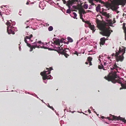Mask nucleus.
Wrapping results in <instances>:
<instances>
[{
  "label": "nucleus",
  "instance_id": "nucleus-55",
  "mask_svg": "<svg viewBox=\"0 0 126 126\" xmlns=\"http://www.w3.org/2000/svg\"><path fill=\"white\" fill-rule=\"evenodd\" d=\"M65 109H64V111H65Z\"/></svg>",
  "mask_w": 126,
  "mask_h": 126
},
{
  "label": "nucleus",
  "instance_id": "nucleus-10",
  "mask_svg": "<svg viewBox=\"0 0 126 126\" xmlns=\"http://www.w3.org/2000/svg\"><path fill=\"white\" fill-rule=\"evenodd\" d=\"M110 118L108 117L109 120H119L123 121L124 123H126V120H125L124 118H123L120 117H117L115 116L114 115H112L111 114H110Z\"/></svg>",
  "mask_w": 126,
  "mask_h": 126
},
{
  "label": "nucleus",
  "instance_id": "nucleus-19",
  "mask_svg": "<svg viewBox=\"0 0 126 126\" xmlns=\"http://www.w3.org/2000/svg\"><path fill=\"white\" fill-rule=\"evenodd\" d=\"M70 16L74 18L77 19V18H76L77 15L75 12L73 13L72 14L70 15Z\"/></svg>",
  "mask_w": 126,
  "mask_h": 126
},
{
  "label": "nucleus",
  "instance_id": "nucleus-37",
  "mask_svg": "<svg viewBox=\"0 0 126 126\" xmlns=\"http://www.w3.org/2000/svg\"><path fill=\"white\" fill-rule=\"evenodd\" d=\"M31 94L33 95V96H35V97H36V95L34 93V94Z\"/></svg>",
  "mask_w": 126,
  "mask_h": 126
},
{
  "label": "nucleus",
  "instance_id": "nucleus-8",
  "mask_svg": "<svg viewBox=\"0 0 126 126\" xmlns=\"http://www.w3.org/2000/svg\"><path fill=\"white\" fill-rule=\"evenodd\" d=\"M110 28L109 27L107 28L105 26H102L100 28L102 31L100 32V34L103 36L109 37L111 33L109 31Z\"/></svg>",
  "mask_w": 126,
  "mask_h": 126
},
{
  "label": "nucleus",
  "instance_id": "nucleus-17",
  "mask_svg": "<svg viewBox=\"0 0 126 126\" xmlns=\"http://www.w3.org/2000/svg\"><path fill=\"white\" fill-rule=\"evenodd\" d=\"M94 50H90L89 51L90 52H92L93 53L91 54H94L95 53V50L96 49L97 47L95 45L94 46Z\"/></svg>",
  "mask_w": 126,
  "mask_h": 126
},
{
  "label": "nucleus",
  "instance_id": "nucleus-12",
  "mask_svg": "<svg viewBox=\"0 0 126 126\" xmlns=\"http://www.w3.org/2000/svg\"><path fill=\"white\" fill-rule=\"evenodd\" d=\"M86 23L88 25V27L90 28L91 30L93 31V33L95 31V29L94 26L93 25H92L89 22L87 21Z\"/></svg>",
  "mask_w": 126,
  "mask_h": 126
},
{
  "label": "nucleus",
  "instance_id": "nucleus-50",
  "mask_svg": "<svg viewBox=\"0 0 126 126\" xmlns=\"http://www.w3.org/2000/svg\"><path fill=\"white\" fill-rule=\"evenodd\" d=\"M29 26H27L26 27V28H28V27H29Z\"/></svg>",
  "mask_w": 126,
  "mask_h": 126
},
{
  "label": "nucleus",
  "instance_id": "nucleus-42",
  "mask_svg": "<svg viewBox=\"0 0 126 126\" xmlns=\"http://www.w3.org/2000/svg\"><path fill=\"white\" fill-rule=\"evenodd\" d=\"M79 43V41H78L77 42V43H76V45H77V44H78Z\"/></svg>",
  "mask_w": 126,
  "mask_h": 126
},
{
  "label": "nucleus",
  "instance_id": "nucleus-3",
  "mask_svg": "<svg viewBox=\"0 0 126 126\" xmlns=\"http://www.w3.org/2000/svg\"><path fill=\"white\" fill-rule=\"evenodd\" d=\"M126 47H121L119 48L118 52H116L115 54L114 53L111 54L112 56H114L117 61H122L124 59L123 55L125 53Z\"/></svg>",
  "mask_w": 126,
  "mask_h": 126
},
{
  "label": "nucleus",
  "instance_id": "nucleus-53",
  "mask_svg": "<svg viewBox=\"0 0 126 126\" xmlns=\"http://www.w3.org/2000/svg\"><path fill=\"white\" fill-rule=\"evenodd\" d=\"M86 31H85V32L86 33Z\"/></svg>",
  "mask_w": 126,
  "mask_h": 126
},
{
  "label": "nucleus",
  "instance_id": "nucleus-15",
  "mask_svg": "<svg viewBox=\"0 0 126 126\" xmlns=\"http://www.w3.org/2000/svg\"><path fill=\"white\" fill-rule=\"evenodd\" d=\"M108 37H107L106 39H105L104 37L101 38L100 39L101 41L100 42V44L103 45L105 43V41L108 40Z\"/></svg>",
  "mask_w": 126,
  "mask_h": 126
},
{
  "label": "nucleus",
  "instance_id": "nucleus-13",
  "mask_svg": "<svg viewBox=\"0 0 126 126\" xmlns=\"http://www.w3.org/2000/svg\"><path fill=\"white\" fill-rule=\"evenodd\" d=\"M102 59H103L101 58L100 57V56H99V59L98 60L100 61V62L101 63L100 65H101V66L99 65L98 66V68L99 69H103L104 70H106L107 68H104L103 66V65L101 63V61L102 60Z\"/></svg>",
  "mask_w": 126,
  "mask_h": 126
},
{
  "label": "nucleus",
  "instance_id": "nucleus-48",
  "mask_svg": "<svg viewBox=\"0 0 126 126\" xmlns=\"http://www.w3.org/2000/svg\"><path fill=\"white\" fill-rule=\"evenodd\" d=\"M47 106L49 107V106H50L49 104H47Z\"/></svg>",
  "mask_w": 126,
  "mask_h": 126
},
{
  "label": "nucleus",
  "instance_id": "nucleus-16",
  "mask_svg": "<svg viewBox=\"0 0 126 126\" xmlns=\"http://www.w3.org/2000/svg\"><path fill=\"white\" fill-rule=\"evenodd\" d=\"M121 5L124 4L126 3V0H117Z\"/></svg>",
  "mask_w": 126,
  "mask_h": 126
},
{
  "label": "nucleus",
  "instance_id": "nucleus-22",
  "mask_svg": "<svg viewBox=\"0 0 126 126\" xmlns=\"http://www.w3.org/2000/svg\"><path fill=\"white\" fill-rule=\"evenodd\" d=\"M50 4L51 5H53V6H54L55 7H58V6L60 7L59 5L58 6L55 3L53 2H51Z\"/></svg>",
  "mask_w": 126,
  "mask_h": 126
},
{
  "label": "nucleus",
  "instance_id": "nucleus-45",
  "mask_svg": "<svg viewBox=\"0 0 126 126\" xmlns=\"http://www.w3.org/2000/svg\"><path fill=\"white\" fill-rule=\"evenodd\" d=\"M88 63H89L88 62H86L85 63L86 64H88Z\"/></svg>",
  "mask_w": 126,
  "mask_h": 126
},
{
  "label": "nucleus",
  "instance_id": "nucleus-25",
  "mask_svg": "<svg viewBox=\"0 0 126 126\" xmlns=\"http://www.w3.org/2000/svg\"><path fill=\"white\" fill-rule=\"evenodd\" d=\"M82 14H82V13H81L80 12V18L81 19H82V21L83 22H84L85 21L84 20V19L82 17V16H83Z\"/></svg>",
  "mask_w": 126,
  "mask_h": 126
},
{
  "label": "nucleus",
  "instance_id": "nucleus-36",
  "mask_svg": "<svg viewBox=\"0 0 126 126\" xmlns=\"http://www.w3.org/2000/svg\"><path fill=\"white\" fill-rule=\"evenodd\" d=\"M49 107L52 109L53 110H54V109L52 107H51L50 106H49Z\"/></svg>",
  "mask_w": 126,
  "mask_h": 126
},
{
  "label": "nucleus",
  "instance_id": "nucleus-39",
  "mask_svg": "<svg viewBox=\"0 0 126 126\" xmlns=\"http://www.w3.org/2000/svg\"><path fill=\"white\" fill-rule=\"evenodd\" d=\"M29 2H30V1H28L26 3V4H27V5H28L29 4Z\"/></svg>",
  "mask_w": 126,
  "mask_h": 126
},
{
  "label": "nucleus",
  "instance_id": "nucleus-20",
  "mask_svg": "<svg viewBox=\"0 0 126 126\" xmlns=\"http://www.w3.org/2000/svg\"><path fill=\"white\" fill-rule=\"evenodd\" d=\"M101 14L107 17H109V14H107L106 12H103L101 13Z\"/></svg>",
  "mask_w": 126,
  "mask_h": 126
},
{
  "label": "nucleus",
  "instance_id": "nucleus-7",
  "mask_svg": "<svg viewBox=\"0 0 126 126\" xmlns=\"http://www.w3.org/2000/svg\"><path fill=\"white\" fill-rule=\"evenodd\" d=\"M74 1L73 0H69L68 2V3L67 4L66 6L68 7V9H67L66 11V13L68 14H70L71 13V11H74L75 9H77V7L75 5L72 6L71 7V6L72 5V4L74 3Z\"/></svg>",
  "mask_w": 126,
  "mask_h": 126
},
{
  "label": "nucleus",
  "instance_id": "nucleus-29",
  "mask_svg": "<svg viewBox=\"0 0 126 126\" xmlns=\"http://www.w3.org/2000/svg\"><path fill=\"white\" fill-rule=\"evenodd\" d=\"M88 5L87 4H85L83 5V7L85 9H87L88 8Z\"/></svg>",
  "mask_w": 126,
  "mask_h": 126
},
{
  "label": "nucleus",
  "instance_id": "nucleus-5",
  "mask_svg": "<svg viewBox=\"0 0 126 126\" xmlns=\"http://www.w3.org/2000/svg\"><path fill=\"white\" fill-rule=\"evenodd\" d=\"M11 22L9 21H7L6 23V24L7 26V32L8 34H15L14 31H16L17 30V28L13 26L16 24V23L14 22H12L11 20L10 21Z\"/></svg>",
  "mask_w": 126,
  "mask_h": 126
},
{
  "label": "nucleus",
  "instance_id": "nucleus-32",
  "mask_svg": "<svg viewBox=\"0 0 126 126\" xmlns=\"http://www.w3.org/2000/svg\"><path fill=\"white\" fill-rule=\"evenodd\" d=\"M3 7H6V9H7L8 8V7L7 5H5V6L4 5H3V6H1L2 8H3Z\"/></svg>",
  "mask_w": 126,
  "mask_h": 126
},
{
  "label": "nucleus",
  "instance_id": "nucleus-43",
  "mask_svg": "<svg viewBox=\"0 0 126 126\" xmlns=\"http://www.w3.org/2000/svg\"><path fill=\"white\" fill-rule=\"evenodd\" d=\"M104 117L103 116H102L101 117V118L103 119L104 118Z\"/></svg>",
  "mask_w": 126,
  "mask_h": 126
},
{
  "label": "nucleus",
  "instance_id": "nucleus-57",
  "mask_svg": "<svg viewBox=\"0 0 126 126\" xmlns=\"http://www.w3.org/2000/svg\"><path fill=\"white\" fill-rule=\"evenodd\" d=\"M33 3L32 2V4H33Z\"/></svg>",
  "mask_w": 126,
  "mask_h": 126
},
{
  "label": "nucleus",
  "instance_id": "nucleus-52",
  "mask_svg": "<svg viewBox=\"0 0 126 126\" xmlns=\"http://www.w3.org/2000/svg\"><path fill=\"white\" fill-rule=\"evenodd\" d=\"M111 31V32H112V31H112V30H111V31Z\"/></svg>",
  "mask_w": 126,
  "mask_h": 126
},
{
  "label": "nucleus",
  "instance_id": "nucleus-18",
  "mask_svg": "<svg viewBox=\"0 0 126 126\" xmlns=\"http://www.w3.org/2000/svg\"><path fill=\"white\" fill-rule=\"evenodd\" d=\"M125 24L124 23L123 24V28L124 30L125 33V39L126 40V28L125 27Z\"/></svg>",
  "mask_w": 126,
  "mask_h": 126
},
{
  "label": "nucleus",
  "instance_id": "nucleus-27",
  "mask_svg": "<svg viewBox=\"0 0 126 126\" xmlns=\"http://www.w3.org/2000/svg\"><path fill=\"white\" fill-rule=\"evenodd\" d=\"M67 39L68 40V41L69 42H73V39L70 37H68Z\"/></svg>",
  "mask_w": 126,
  "mask_h": 126
},
{
  "label": "nucleus",
  "instance_id": "nucleus-56",
  "mask_svg": "<svg viewBox=\"0 0 126 126\" xmlns=\"http://www.w3.org/2000/svg\"><path fill=\"white\" fill-rule=\"evenodd\" d=\"M34 29V30L35 29Z\"/></svg>",
  "mask_w": 126,
  "mask_h": 126
},
{
  "label": "nucleus",
  "instance_id": "nucleus-24",
  "mask_svg": "<svg viewBox=\"0 0 126 126\" xmlns=\"http://www.w3.org/2000/svg\"><path fill=\"white\" fill-rule=\"evenodd\" d=\"M80 12L84 15L86 12L83 9H82L80 10Z\"/></svg>",
  "mask_w": 126,
  "mask_h": 126
},
{
  "label": "nucleus",
  "instance_id": "nucleus-49",
  "mask_svg": "<svg viewBox=\"0 0 126 126\" xmlns=\"http://www.w3.org/2000/svg\"><path fill=\"white\" fill-rule=\"evenodd\" d=\"M36 97L37 98H39V99L40 100V98H39L38 97V96H37V95H36Z\"/></svg>",
  "mask_w": 126,
  "mask_h": 126
},
{
  "label": "nucleus",
  "instance_id": "nucleus-26",
  "mask_svg": "<svg viewBox=\"0 0 126 126\" xmlns=\"http://www.w3.org/2000/svg\"><path fill=\"white\" fill-rule=\"evenodd\" d=\"M5 12L6 15H8L10 14V12H11V11L10 10H8L6 9V11H5Z\"/></svg>",
  "mask_w": 126,
  "mask_h": 126
},
{
  "label": "nucleus",
  "instance_id": "nucleus-28",
  "mask_svg": "<svg viewBox=\"0 0 126 126\" xmlns=\"http://www.w3.org/2000/svg\"><path fill=\"white\" fill-rule=\"evenodd\" d=\"M53 27L52 26H50L48 28V30L49 31H51L53 30Z\"/></svg>",
  "mask_w": 126,
  "mask_h": 126
},
{
  "label": "nucleus",
  "instance_id": "nucleus-58",
  "mask_svg": "<svg viewBox=\"0 0 126 126\" xmlns=\"http://www.w3.org/2000/svg\"><path fill=\"white\" fill-rule=\"evenodd\" d=\"M57 4H59V3H57Z\"/></svg>",
  "mask_w": 126,
  "mask_h": 126
},
{
  "label": "nucleus",
  "instance_id": "nucleus-33",
  "mask_svg": "<svg viewBox=\"0 0 126 126\" xmlns=\"http://www.w3.org/2000/svg\"><path fill=\"white\" fill-rule=\"evenodd\" d=\"M73 53L77 55V56H78V52L76 51H75V52H74Z\"/></svg>",
  "mask_w": 126,
  "mask_h": 126
},
{
  "label": "nucleus",
  "instance_id": "nucleus-46",
  "mask_svg": "<svg viewBox=\"0 0 126 126\" xmlns=\"http://www.w3.org/2000/svg\"><path fill=\"white\" fill-rule=\"evenodd\" d=\"M37 24L36 23L34 22V23L32 24Z\"/></svg>",
  "mask_w": 126,
  "mask_h": 126
},
{
  "label": "nucleus",
  "instance_id": "nucleus-1",
  "mask_svg": "<svg viewBox=\"0 0 126 126\" xmlns=\"http://www.w3.org/2000/svg\"><path fill=\"white\" fill-rule=\"evenodd\" d=\"M32 37V35L31 34L30 36H27L25 37L24 41L27 44V46L29 47H30V51L32 50L33 48H35V47L38 48H41L45 49H48L49 50H54L53 48H49V47H50L49 45L48 44V43H45L44 45L45 46L47 45V47H45L43 46V44L42 43L41 41H39L38 42L36 41L32 44V45H31L30 44L28 43L27 42V39L29 40L30 42H32V40L31 39Z\"/></svg>",
  "mask_w": 126,
  "mask_h": 126
},
{
  "label": "nucleus",
  "instance_id": "nucleus-9",
  "mask_svg": "<svg viewBox=\"0 0 126 126\" xmlns=\"http://www.w3.org/2000/svg\"><path fill=\"white\" fill-rule=\"evenodd\" d=\"M53 40L54 41V42L53 43L52 41H50L47 44L49 45L50 46H51L54 50H55V47H58V45L59 44V42L56 41V38H54L53 39Z\"/></svg>",
  "mask_w": 126,
  "mask_h": 126
},
{
  "label": "nucleus",
  "instance_id": "nucleus-31",
  "mask_svg": "<svg viewBox=\"0 0 126 126\" xmlns=\"http://www.w3.org/2000/svg\"><path fill=\"white\" fill-rule=\"evenodd\" d=\"M63 1V3L64 4H66V5H67V3H68V2L69 0H68V1H66V0H62Z\"/></svg>",
  "mask_w": 126,
  "mask_h": 126
},
{
  "label": "nucleus",
  "instance_id": "nucleus-2",
  "mask_svg": "<svg viewBox=\"0 0 126 126\" xmlns=\"http://www.w3.org/2000/svg\"><path fill=\"white\" fill-rule=\"evenodd\" d=\"M105 78L108 81H111L114 83L117 82L120 84L122 87L120 89V90L123 89H126V81L124 80L123 78L119 77L117 75L115 71L112 72L110 73L107 77H105Z\"/></svg>",
  "mask_w": 126,
  "mask_h": 126
},
{
  "label": "nucleus",
  "instance_id": "nucleus-21",
  "mask_svg": "<svg viewBox=\"0 0 126 126\" xmlns=\"http://www.w3.org/2000/svg\"><path fill=\"white\" fill-rule=\"evenodd\" d=\"M92 58L90 57H89L88 58V61L89 62L90 65H92V63L91 61L92 60Z\"/></svg>",
  "mask_w": 126,
  "mask_h": 126
},
{
  "label": "nucleus",
  "instance_id": "nucleus-41",
  "mask_svg": "<svg viewBox=\"0 0 126 126\" xmlns=\"http://www.w3.org/2000/svg\"><path fill=\"white\" fill-rule=\"evenodd\" d=\"M88 112L90 113L91 112V111L89 109L88 110Z\"/></svg>",
  "mask_w": 126,
  "mask_h": 126
},
{
  "label": "nucleus",
  "instance_id": "nucleus-40",
  "mask_svg": "<svg viewBox=\"0 0 126 126\" xmlns=\"http://www.w3.org/2000/svg\"><path fill=\"white\" fill-rule=\"evenodd\" d=\"M91 12V11L90 10H87V12Z\"/></svg>",
  "mask_w": 126,
  "mask_h": 126
},
{
  "label": "nucleus",
  "instance_id": "nucleus-44",
  "mask_svg": "<svg viewBox=\"0 0 126 126\" xmlns=\"http://www.w3.org/2000/svg\"><path fill=\"white\" fill-rule=\"evenodd\" d=\"M21 13V12H20L19 13V15L21 16V15L20 14Z\"/></svg>",
  "mask_w": 126,
  "mask_h": 126
},
{
  "label": "nucleus",
  "instance_id": "nucleus-14",
  "mask_svg": "<svg viewBox=\"0 0 126 126\" xmlns=\"http://www.w3.org/2000/svg\"><path fill=\"white\" fill-rule=\"evenodd\" d=\"M111 66V67H110V68L111 70L115 69L117 71L118 69L119 68L117 66L116 63L114 64V65H113L112 66Z\"/></svg>",
  "mask_w": 126,
  "mask_h": 126
},
{
  "label": "nucleus",
  "instance_id": "nucleus-6",
  "mask_svg": "<svg viewBox=\"0 0 126 126\" xmlns=\"http://www.w3.org/2000/svg\"><path fill=\"white\" fill-rule=\"evenodd\" d=\"M61 48V47L58 46V47H55V50L60 52L61 54H63L67 58L69 56V54H70V51L69 49L66 48L63 49L62 48V46Z\"/></svg>",
  "mask_w": 126,
  "mask_h": 126
},
{
  "label": "nucleus",
  "instance_id": "nucleus-23",
  "mask_svg": "<svg viewBox=\"0 0 126 126\" xmlns=\"http://www.w3.org/2000/svg\"><path fill=\"white\" fill-rule=\"evenodd\" d=\"M100 7L99 6H98L96 7V10L97 12H99L100 11Z\"/></svg>",
  "mask_w": 126,
  "mask_h": 126
},
{
  "label": "nucleus",
  "instance_id": "nucleus-11",
  "mask_svg": "<svg viewBox=\"0 0 126 126\" xmlns=\"http://www.w3.org/2000/svg\"><path fill=\"white\" fill-rule=\"evenodd\" d=\"M110 58V57L108 56L105 58L103 61L104 65L108 66L109 64L111 63L112 61Z\"/></svg>",
  "mask_w": 126,
  "mask_h": 126
},
{
  "label": "nucleus",
  "instance_id": "nucleus-47",
  "mask_svg": "<svg viewBox=\"0 0 126 126\" xmlns=\"http://www.w3.org/2000/svg\"><path fill=\"white\" fill-rule=\"evenodd\" d=\"M63 122V120H61L60 121V123H61V122Z\"/></svg>",
  "mask_w": 126,
  "mask_h": 126
},
{
  "label": "nucleus",
  "instance_id": "nucleus-4",
  "mask_svg": "<svg viewBox=\"0 0 126 126\" xmlns=\"http://www.w3.org/2000/svg\"><path fill=\"white\" fill-rule=\"evenodd\" d=\"M53 70L52 67H50L49 68H47L46 71H44L43 72H42L40 73V75L43 76V79L44 81V82L46 83L47 81H44L46 79H53V77L51 76L50 75L47 76V75L50 74L51 72V71Z\"/></svg>",
  "mask_w": 126,
  "mask_h": 126
},
{
  "label": "nucleus",
  "instance_id": "nucleus-38",
  "mask_svg": "<svg viewBox=\"0 0 126 126\" xmlns=\"http://www.w3.org/2000/svg\"><path fill=\"white\" fill-rule=\"evenodd\" d=\"M89 38V36L87 37H86L85 38V40H88V39H87V38H88V39H89V38Z\"/></svg>",
  "mask_w": 126,
  "mask_h": 126
},
{
  "label": "nucleus",
  "instance_id": "nucleus-34",
  "mask_svg": "<svg viewBox=\"0 0 126 126\" xmlns=\"http://www.w3.org/2000/svg\"><path fill=\"white\" fill-rule=\"evenodd\" d=\"M62 8V9H61V10H62V11L64 13V12H65V10L63 8Z\"/></svg>",
  "mask_w": 126,
  "mask_h": 126
},
{
  "label": "nucleus",
  "instance_id": "nucleus-59",
  "mask_svg": "<svg viewBox=\"0 0 126 126\" xmlns=\"http://www.w3.org/2000/svg\"><path fill=\"white\" fill-rule=\"evenodd\" d=\"M90 36H90H90H90Z\"/></svg>",
  "mask_w": 126,
  "mask_h": 126
},
{
  "label": "nucleus",
  "instance_id": "nucleus-51",
  "mask_svg": "<svg viewBox=\"0 0 126 126\" xmlns=\"http://www.w3.org/2000/svg\"><path fill=\"white\" fill-rule=\"evenodd\" d=\"M90 109H93V107H90Z\"/></svg>",
  "mask_w": 126,
  "mask_h": 126
},
{
  "label": "nucleus",
  "instance_id": "nucleus-54",
  "mask_svg": "<svg viewBox=\"0 0 126 126\" xmlns=\"http://www.w3.org/2000/svg\"><path fill=\"white\" fill-rule=\"evenodd\" d=\"M41 101H42V102H43V100H41Z\"/></svg>",
  "mask_w": 126,
  "mask_h": 126
},
{
  "label": "nucleus",
  "instance_id": "nucleus-30",
  "mask_svg": "<svg viewBox=\"0 0 126 126\" xmlns=\"http://www.w3.org/2000/svg\"><path fill=\"white\" fill-rule=\"evenodd\" d=\"M32 20L31 19H30L29 20L27 21L25 23V24L27 25H28L29 24L28 23L29 22V23H30Z\"/></svg>",
  "mask_w": 126,
  "mask_h": 126
},
{
  "label": "nucleus",
  "instance_id": "nucleus-35",
  "mask_svg": "<svg viewBox=\"0 0 126 126\" xmlns=\"http://www.w3.org/2000/svg\"><path fill=\"white\" fill-rule=\"evenodd\" d=\"M19 49L20 51L21 49V46L20 45V44L19 45Z\"/></svg>",
  "mask_w": 126,
  "mask_h": 126
}]
</instances>
